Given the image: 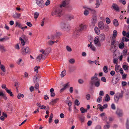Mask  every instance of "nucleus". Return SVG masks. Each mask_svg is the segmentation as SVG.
Segmentation results:
<instances>
[{"instance_id": "nucleus-30", "label": "nucleus", "mask_w": 129, "mask_h": 129, "mask_svg": "<svg viewBox=\"0 0 129 129\" xmlns=\"http://www.w3.org/2000/svg\"><path fill=\"white\" fill-rule=\"evenodd\" d=\"M117 31L115 30L113 31V37H112V38L113 39V37H114L115 38H116L117 35Z\"/></svg>"}, {"instance_id": "nucleus-3", "label": "nucleus", "mask_w": 129, "mask_h": 129, "mask_svg": "<svg viewBox=\"0 0 129 129\" xmlns=\"http://www.w3.org/2000/svg\"><path fill=\"white\" fill-rule=\"evenodd\" d=\"M30 49L29 47H27L25 48H23L22 50L21 53L22 55H25L27 53H30Z\"/></svg>"}, {"instance_id": "nucleus-58", "label": "nucleus", "mask_w": 129, "mask_h": 129, "mask_svg": "<svg viewBox=\"0 0 129 129\" xmlns=\"http://www.w3.org/2000/svg\"><path fill=\"white\" fill-rule=\"evenodd\" d=\"M89 14L88 11L86 10H85L84 12V14L85 16Z\"/></svg>"}, {"instance_id": "nucleus-14", "label": "nucleus", "mask_w": 129, "mask_h": 129, "mask_svg": "<svg viewBox=\"0 0 129 129\" xmlns=\"http://www.w3.org/2000/svg\"><path fill=\"white\" fill-rule=\"evenodd\" d=\"M99 37V39H100L101 41H103L105 40V35L104 34H101Z\"/></svg>"}, {"instance_id": "nucleus-15", "label": "nucleus", "mask_w": 129, "mask_h": 129, "mask_svg": "<svg viewBox=\"0 0 129 129\" xmlns=\"http://www.w3.org/2000/svg\"><path fill=\"white\" fill-rule=\"evenodd\" d=\"M80 27L79 30L81 31L85 29L87 27V26L85 24H82L80 25Z\"/></svg>"}, {"instance_id": "nucleus-45", "label": "nucleus", "mask_w": 129, "mask_h": 129, "mask_svg": "<svg viewBox=\"0 0 129 129\" xmlns=\"http://www.w3.org/2000/svg\"><path fill=\"white\" fill-rule=\"evenodd\" d=\"M122 68H123L124 70H128V67L126 65H123L122 66Z\"/></svg>"}, {"instance_id": "nucleus-34", "label": "nucleus", "mask_w": 129, "mask_h": 129, "mask_svg": "<svg viewBox=\"0 0 129 129\" xmlns=\"http://www.w3.org/2000/svg\"><path fill=\"white\" fill-rule=\"evenodd\" d=\"M100 80H99L98 81H96L95 83L94 84V85L96 87H99L100 85Z\"/></svg>"}, {"instance_id": "nucleus-26", "label": "nucleus", "mask_w": 129, "mask_h": 129, "mask_svg": "<svg viewBox=\"0 0 129 129\" xmlns=\"http://www.w3.org/2000/svg\"><path fill=\"white\" fill-rule=\"evenodd\" d=\"M113 24L116 27L118 26L119 25V23L117 20L115 19L114 20Z\"/></svg>"}, {"instance_id": "nucleus-31", "label": "nucleus", "mask_w": 129, "mask_h": 129, "mask_svg": "<svg viewBox=\"0 0 129 129\" xmlns=\"http://www.w3.org/2000/svg\"><path fill=\"white\" fill-rule=\"evenodd\" d=\"M15 24L16 25L15 27L17 26L19 28H20L21 27H22V25L20 23L17 21H16V22Z\"/></svg>"}, {"instance_id": "nucleus-27", "label": "nucleus", "mask_w": 129, "mask_h": 129, "mask_svg": "<svg viewBox=\"0 0 129 129\" xmlns=\"http://www.w3.org/2000/svg\"><path fill=\"white\" fill-rule=\"evenodd\" d=\"M6 91L9 94L10 96H13L12 92L11 91V90L8 89V88H6Z\"/></svg>"}, {"instance_id": "nucleus-49", "label": "nucleus", "mask_w": 129, "mask_h": 129, "mask_svg": "<svg viewBox=\"0 0 129 129\" xmlns=\"http://www.w3.org/2000/svg\"><path fill=\"white\" fill-rule=\"evenodd\" d=\"M39 13H38L36 12L34 14V18L35 19L37 18L39 15Z\"/></svg>"}, {"instance_id": "nucleus-4", "label": "nucleus", "mask_w": 129, "mask_h": 129, "mask_svg": "<svg viewBox=\"0 0 129 129\" xmlns=\"http://www.w3.org/2000/svg\"><path fill=\"white\" fill-rule=\"evenodd\" d=\"M62 28L67 31H69L70 29V26L68 23L67 22H64L62 24Z\"/></svg>"}, {"instance_id": "nucleus-11", "label": "nucleus", "mask_w": 129, "mask_h": 129, "mask_svg": "<svg viewBox=\"0 0 129 129\" xmlns=\"http://www.w3.org/2000/svg\"><path fill=\"white\" fill-rule=\"evenodd\" d=\"M116 114L119 117H121L123 116V112L120 109H117L116 112Z\"/></svg>"}, {"instance_id": "nucleus-55", "label": "nucleus", "mask_w": 129, "mask_h": 129, "mask_svg": "<svg viewBox=\"0 0 129 129\" xmlns=\"http://www.w3.org/2000/svg\"><path fill=\"white\" fill-rule=\"evenodd\" d=\"M126 127L127 129H129V123L128 120L127 121L126 123Z\"/></svg>"}, {"instance_id": "nucleus-19", "label": "nucleus", "mask_w": 129, "mask_h": 129, "mask_svg": "<svg viewBox=\"0 0 129 129\" xmlns=\"http://www.w3.org/2000/svg\"><path fill=\"white\" fill-rule=\"evenodd\" d=\"M111 45L114 46V47H116V45L115 44H118V41H115L113 39L111 41Z\"/></svg>"}, {"instance_id": "nucleus-56", "label": "nucleus", "mask_w": 129, "mask_h": 129, "mask_svg": "<svg viewBox=\"0 0 129 129\" xmlns=\"http://www.w3.org/2000/svg\"><path fill=\"white\" fill-rule=\"evenodd\" d=\"M66 49L67 51L69 52L71 51L72 50L71 49L69 46H66Z\"/></svg>"}, {"instance_id": "nucleus-54", "label": "nucleus", "mask_w": 129, "mask_h": 129, "mask_svg": "<svg viewBox=\"0 0 129 129\" xmlns=\"http://www.w3.org/2000/svg\"><path fill=\"white\" fill-rule=\"evenodd\" d=\"M22 60L21 59H19L18 61L17 62V64L21 66H22L23 65V63L22 64H21L20 62L22 61Z\"/></svg>"}, {"instance_id": "nucleus-22", "label": "nucleus", "mask_w": 129, "mask_h": 129, "mask_svg": "<svg viewBox=\"0 0 129 129\" xmlns=\"http://www.w3.org/2000/svg\"><path fill=\"white\" fill-rule=\"evenodd\" d=\"M108 105L107 104H104L103 107H101L100 108V110L101 111H102L103 109L107 108Z\"/></svg>"}, {"instance_id": "nucleus-23", "label": "nucleus", "mask_w": 129, "mask_h": 129, "mask_svg": "<svg viewBox=\"0 0 129 129\" xmlns=\"http://www.w3.org/2000/svg\"><path fill=\"white\" fill-rule=\"evenodd\" d=\"M21 15L20 13H15L13 15V17L15 18H18L20 17Z\"/></svg>"}, {"instance_id": "nucleus-41", "label": "nucleus", "mask_w": 129, "mask_h": 129, "mask_svg": "<svg viewBox=\"0 0 129 129\" xmlns=\"http://www.w3.org/2000/svg\"><path fill=\"white\" fill-rule=\"evenodd\" d=\"M108 124L105 125L104 126V129H109L110 127V125L109 123H107Z\"/></svg>"}, {"instance_id": "nucleus-24", "label": "nucleus", "mask_w": 129, "mask_h": 129, "mask_svg": "<svg viewBox=\"0 0 129 129\" xmlns=\"http://www.w3.org/2000/svg\"><path fill=\"white\" fill-rule=\"evenodd\" d=\"M94 30L95 33L98 35H99L100 33V31L99 28L97 27H95Z\"/></svg>"}, {"instance_id": "nucleus-13", "label": "nucleus", "mask_w": 129, "mask_h": 129, "mask_svg": "<svg viewBox=\"0 0 129 129\" xmlns=\"http://www.w3.org/2000/svg\"><path fill=\"white\" fill-rule=\"evenodd\" d=\"M98 27L101 30L103 29L104 27V25L103 22H100L98 24Z\"/></svg>"}, {"instance_id": "nucleus-57", "label": "nucleus", "mask_w": 129, "mask_h": 129, "mask_svg": "<svg viewBox=\"0 0 129 129\" xmlns=\"http://www.w3.org/2000/svg\"><path fill=\"white\" fill-rule=\"evenodd\" d=\"M127 53V50L126 49H124L123 51L124 56H125Z\"/></svg>"}, {"instance_id": "nucleus-44", "label": "nucleus", "mask_w": 129, "mask_h": 129, "mask_svg": "<svg viewBox=\"0 0 129 129\" xmlns=\"http://www.w3.org/2000/svg\"><path fill=\"white\" fill-rule=\"evenodd\" d=\"M102 98L101 96H99L98 97L97 99V101L99 103H100L102 101Z\"/></svg>"}, {"instance_id": "nucleus-9", "label": "nucleus", "mask_w": 129, "mask_h": 129, "mask_svg": "<svg viewBox=\"0 0 129 129\" xmlns=\"http://www.w3.org/2000/svg\"><path fill=\"white\" fill-rule=\"evenodd\" d=\"M70 86L69 82H68L63 85V88L61 89L60 90V92H62L64 90L66 89L68 87Z\"/></svg>"}, {"instance_id": "nucleus-62", "label": "nucleus", "mask_w": 129, "mask_h": 129, "mask_svg": "<svg viewBox=\"0 0 129 129\" xmlns=\"http://www.w3.org/2000/svg\"><path fill=\"white\" fill-rule=\"evenodd\" d=\"M92 120L94 121H96L97 120L98 118L95 116L92 117Z\"/></svg>"}, {"instance_id": "nucleus-1", "label": "nucleus", "mask_w": 129, "mask_h": 129, "mask_svg": "<svg viewBox=\"0 0 129 129\" xmlns=\"http://www.w3.org/2000/svg\"><path fill=\"white\" fill-rule=\"evenodd\" d=\"M62 9L59 7L54 9L52 13V15L53 16L56 15H58L59 17L62 14Z\"/></svg>"}, {"instance_id": "nucleus-61", "label": "nucleus", "mask_w": 129, "mask_h": 129, "mask_svg": "<svg viewBox=\"0 0 129 129\" xmlns=\"http://www.w3.org/2000/svg\"><path fill=\"white\" fill-rule=\"evenodd\" d=\"M127 82L125 81H122V85L123 86H125L127 84Z\"/></svg>"}, {"instance_id": "nucleus-60", "label": "nucleus", "mask_w": 129, "mask_h": 129, "mask_svg": "<svg viewBox=\"0 0 129 129\" xmlns=\"http://www.w3.org/2000/svg\"><path fill=\"white\" fill-rule=\"evenodd\" d=\"M78 82L79 84H82L84 82V81L82 79H79L78 80Z\"/></svg>"}, {"instance_id": "nucleus-51", "label": "nucleus", "mask_w": 129, "mask_h": 129, "mask_svg": "<svg viewBox=\"0 0 129 129\" xmlns=\"http://www.w3.org/2000/svg\"><path fill=\"white\" fill-rule=\"evenodd\" d=\"M48 44L51 45H52L55 43V42L52 41H49L48 42Z\"/></svg>"}, {"instance_id": "nucleus-59", "label": "nucleus", "mask_w": 129, "mask_h": 129, "mask_svg": "<svg viewBox=\"0 0 129 129\" xmlns=\"http://www.w3.org/2000/svg\"><path fill=\"white\" fill-rule=\"evenodd\" d=\"M99 95L100 96H103L104 95V92L103 91L101 90L100 91Z\"/></svg>"}, {"instance_id": "nucleus-18", "label": "nucleus", "mask_w": 129, "mask_h": 129, "mask_svg": "<svg viewBox=\"0 0 129 129\" xmlns=\"http://www.w3.org/2000/svg\"><path fill=\"white\" fill-rule=\"evenodd\" d=\"M97 22V19L96 17L93 18L91 19V23L93 26H94Z\"/></svg>"}, {"instance_id": "nucleus-17", "label": "nucleus", "mask_w": 129, "mask_h": 129, "mask_svg": "<svg viewBox=\"0 0 129 129\" xmlns=\"http://www.w3.org/2000/svg\"><path fill=\"white\" fill-rule=\"evenodd\" d=\"M42 58V59H44V58H43V55L42 54H40L36 58L37 61L38 62H40Z\"/></svg>"}, {"instance_id": "nucleus-2", "label": "nucleus", "mask_w": 129, "mask_h": 129, "mask_svg": "<svg viewBox=\"0 0 129 129\" xmlns=\"http://www.w3.org/2000/svg\"><path fill=\"white\" fill-rule=\"evenodd\" d=\"M98 74L95 73L94 76L91 78V80L90 82V84L91 86H92L95 83L98 81L99 79L97 77Z\"/></svg>"}, {"instance_id": "nucleus-16", "label": "nucleus", "mask_w": 129, "mask_h": 129, "mask_svg": "<svg viewBox=\"0 0 129 129\" xmlns=\"http://www.w3.org/2000/svg\"><path fill=\"white\" fill-rule=\"evenodd\" d=\"M112 7L114 10L117 11L119 10V8L118 6L117 5L115 4H113L112 6Z\"/></svg>"}, {"instance_id": "nucleus-5", "label": "nucleus", "mask_w": 129, "mask_h": 129, "mask_svg": "<svg viewBox=\"0 0 129 129\" xmlns=\"http://www.w3.org/2000/svg\"><path fill=\"white\" fill-rule=\"evenodd\" d=\"M37 4L40 7H43L45 5L44 3L43 0H36Z\"/></svg>"}, {"instance_id": "nucleus-42", "label": "nucleus", "mask_w": 129, "mask_h": 129, "mask_svg": "<svg viewBox=\"0 0 129 129\" xmlns=\"http://www.w3.org/2000/svg\"><path fill=\"white\" fill-rule=\"evenodd\" d=\"M74 103L76 105L78 106L79 105L80 103L78 100L77 99H76Z\"/></svg>"}, {"instance_id": "nucleus-37", "label": "nucleus", "mask_w": 129, "mask_h": 129, "mask_svg": "<svg viewBox=\"0 0 129 129\" xmlns=\"http://www.w3.org/2000/svg\"><path fill=\"white\" fill-rule=\"evenodd\" d=\"M103 71L104 72L106 73H107L108 71V68L107 66H105L103 68Z\"/></svg>"}, {"instance_id": "nucleus-52", "label": "nucleus", "mask_w": 129, "mask_h": 129, "mask_svg": "<svg viewBox=\"0 0 129 129\" xmlns=\"http://www.w3.org/2000/svg\"><path fill=\"white\" fill-rule=\"evenodd\" d=\"M51 50V48H48L45 50L47 54H48L50 52Z\"/></svg>"}, {"instance_id": "nucleus-63", "label": "nucleus", "mask_w": 129, "mask_h": 129, "mask_svg": "<svg viewBox=\"0 0 129 129\" xmlns=\"http://www.w3.org/2000/svg\"><path fill=\"white\" fill-rule=\"evenodd\" d=\"M50 1L49 0H48L46 2L45 5L46 6H48L50 4Z\"/></svg>"}, {"instance_id": "nucleus-8", "label": "nucleus", "mask_w": 129, "mask_h": 129, "mask_svg": "<svg viewBox=\"0 0 129 129\" xmlns=\"http://www.w3.org/2000/svg\"><path fill=\"white\" fill-rule=\"evenodd\" d=\"M94 43L96 45L100 47L101 46V44L99 42V37L98 36L96 37L94 39Z\"/></svg>"}, {"instance_id": "nucleus-38", "label": "nucleus", "mask_w": 129, "mask_h": 129, "mask_svg": "<svg viewBox=\"0 0 129 129\" xmlns=\"http://www.w3.org/2000/svg\"><path fill=\"white\" fill-rule=\"evenodd\" d=\"M24 96L23 94H21L20 93L17 96V98L18 99H20V97H21L22 98H23Z\"/></svg>"}, {"instance_id": "nucleus-39", "label": "nucleus", "mask_w": 129, "mask_h": 129, "mask_svg": "<svg viewBox=\"0 0 129 129\" xmlns=\"http://www.w3.org/2000/svg\"><path fill=\"white\" fill-rule=\"evenodd\" d=\"M80 110L82 113H84L85 112H86L87 111V110H85L83 107H81L80 108Z\"/></svg>"}, {"instance_id": "nucleus-48", "label": "nucleus", "mask_w": 129, "mask_h": 129, "mask_svg": "<svg viewBox=\"0 0 129 129\" xmlns=\"http://www.w3.org/2000/svg\"><path fill=\"white\" fill-rule=\"evenodd\" d=\"M67 8L69 11H71L72 9V6L70 5H68L67 6Z\"/></svg>"}, {"instance_id": "nucleus-21", "label": "nucleus", "mask_w": 129, "mask_h": 129, "mask_svg": "<svg viewBox=\"0 0 129 129\" xmlns=\"http://www.w3.org/2000/svg\"><path fill=\"white\" fill-rule=\"evenodd\" d=\"M59 100V99L58 98H56L55 99L52 100L50 102V104L53 105L56 104Z\"/></svg>"}, {"instance_id": "nucleus-43", "label": "nucleus", "mask_w": 129, "mask_h": 129, "mask_svg": "<svg viewBox=\"0 0 129 129\" xmlns=\"http://www.w3.org/2000/svg\"><path fill=\"white\" fill-rule=\"evenodd\" d=\"M113 62L115 64H117L118 62V59L117 58L113 57Z\"/></svg>"}, {"instance_id": "nucleus-6", "label": "nucleus", "mask_w": 129, "mask_h": 129, "mask_svg": "<svg viewBox=\"0 0 129 129\" xmlns=\"http://www.w3.org/2000/svg\"><path fill=\"white\" fill-rule=\"evenodd\" d=\"M123 97V94L121 93H117L116 95L115 96L114 100H115L117 102L119 99L120 98H121Z\"/></svg>"}, {"instance_id": "nucleus-33", "label": "nucleus", "mask_w": 129, "mask_h": 129, "mask_svg": "<svg viewBox=\"0 0 129 129\" xmlns=\"http://www.w3.org/2000/svg\"><path fill=\"white\" fill-rule=\"evenodd\" d=\"M110 100V97L108 94H106V95L105 100L106 101L108 102Z\"/></svg>"}, {"instance_id": "nucleus-47", "label": "nucleus", "mask_w": 129, "mask_h": 129, "mask_svg": "<svg viewBox=\"0 0 129 129\" xmlns=\"http://www.w3.org/2000/svg\"><path fill=\"white\" fill-rule=\"evenodd\" d=\"M106 20L107 23V24H109L111 22V21L110 19L108 17L106 18Z\"/></svg>"}, {"instance_id": "nucleus-50", "label": "nucleus", "mask_w": 129, "mask_h": 129, "mask_svg": "<svg viewBox=\"0 0 129 129\" xmlns=\"http://www.w3.org/2000/svg\"><path fill=\"white\" fill-rule=\"evenodd\" d=\"M74 16L72 15H69L67 17V19L68 20H70L74 18Z\"/></svg>"}, {"instance_id": "nucleus-10", "label": "nucleus", "mask_w": 129, "mask_h": 129, "mask_svg": "<svg viewBox=\"0 0 129 129\" xmlns=\"http://www.w3.org/2000/svg\"><path fill=\"white\" fill-rule=\"evenodd\" d=\"M118 76L119 77L116 78L115 79H113L112 81V83L113 84H116L119 81L120 75V74L118 75Z\"/></svg>"}, {"instance_id": "nucleus-12", "label": "nucleus", "mask_w": 129, "mask_h": 129, "mask_svg": "<svg viewBox=\"0 0 129 129\" xmlns=\"http://www.w3.org/2000/svg\"><path fill=\"white\" fill-rule=\"evenodd\" d=\"M87 47H90L93 51H95L96 50L95 47L93 45L91 42H90V43L88 45Z\"/></svg>"}, {"instance_id": "nucleus-7", "label": "nucleus", "mask_w": 129, "mask_h": 129, "mask_svg": "<svg viewBox=\"0 0 129 129\" xmlns=\"http://www.w3.org/2000/svg\"><path fill=\"white\" fill-rule=\"evenodd\" d=\"M100 116L102 119L103 120L106 122L107 123H109L110 122L107 121V116L105 115V113H102L100 114Z\"/></svg>"}, {"instance_id": "nucleus-20", "label": "nucleus", "mask_w": 129, "mask_h": 129, "mask_svg": "<svg viewBox=\"0 0 129 129\" xmlns=\"http://www.w3.org/2000/svg\"><path fill=\"white\" fill-rule=\"evenodd\" d=\"M68 4V3L67 2H66L64 1L62 2V3L60 6L59 7H60L62 9V7H64L66 5Z\"/></svg>"}, {"instance_id": "nucleus-53", "label": "nucleus", "mask_w": 129, "mask_h": 129, "mask_svg": "<svg viewBox=\"0 0 129 129\" xmlns=\"http://www.w3.org/2000/svg\"><path fill=\"white\" fill-rule=\"evenodd\" d=\"M39 84L38 83H37L36 84L35 86V88L37 89H38L39 88Z\"/></svg>"}, {"instance_id": "nucleus-32", "label": "nucleus", "mask_w": 129, "mask_h": 129, "mask_svg": "<svg viewBox=\"0 0 129 129\" xmlns=\"http://www.w3.org/2000/svg\"><path fill=\"white\" fill-rule=\"evenodd\" d=\"M95 5L96 6L95 7L96 8H97L99 7L100 5V3L99 1V0H96Z\"/></svg>"}, {"instance_id": "nucleus-36", "label": "nucleus", "mask_w": 129, "mask_h": 129, "mask_svg": "<svg viewBox=\"0 0 129 129\" xmlns=\"http://www.w3.org/2000/svg\"><path fill=\"white\" fill-rule=\"evenodd\" d=\"M40 51L41 53H42L43 54L45 55H46L47 54V52H46V50H45L43 49H41L40 50Z\"/></svg>"}, {"instance_id": "nucleus-29", "label": "nucleus", "mask_w": 129, "mask_h": 129, "mask_svg": "<svg viewBox=\"0 0 129 129\" xmlns=\"http://www.w3.org/2000/svg\"><path fill=\"white\" fill-rule=\"evenodd\" d=\"M66 74V71L65 70H64L62 71L60 74L61 77H63Z\"/></svg>"}, {"instance_id": "nucleus-25", "label": "nucleus", "mask_w": 129, "mask_h": 129, "mask_svg": "<svg viewBox=\"0 0 129 129\" xmlns=\"http://www.w3.org/2000/svg\"><path fill=\"white\" fill-rule=\"evenodd\" d=\"M79 120L82 123L84 121V117L83 115H81L79 117Z\"/></svg>"}, {"instance_id": "nucleus-28", "label": "nucleus", "mask_w": 129, "mask_h": 129, "mask_svg": "<svg viewBox=\"0 0 129 129\" xmlns=\"http://www.w3.org/2000/svg\"><path fill=\"white\" fill-rule=\"evenodd\" d=\"M124 45L123 42H121L120 43L119 45V47L120 49H123L124 48Z\"/></svg>"}, {"instance_id": "nucleus-35", "label": "nucleus", "mask_w": 129, "mask_h": 129, "mask_svg": "<svg viewBox=\"0 0 129 129\" xmlns=\"http://www.w3.org/2000/svg\"><path fill=\"white\" fill-rule=\"evenodd\" d=\"M0 65L1 66L0 67V68L2 71L3 72H5L6 70L5 69V67L3 65H2L1 63Z\"/></svg>"}, {"instance_id": "nucleus-46", "label": "nucleus", "mask_w": 129, "mask_h": 129, "mask_svg": "<svg viewBox=\"0 0 129 129\" xmlns=\"http://www.w3.org/2000/svg\"><path fill=\"white\" fill-rule=\"evenodd\" d=\"M75 60L73 58H72L70 59L69 60V62L71 64H73L75 62Z\"/></svg>"}, {"instance_id": "nucleus-64", "label": "nucleus", "mask_w": 129, "mask_h": 129, "mask_svg": "<svg viewBox=\"0 0 129 129\" xmlns=\"http://www.w3.org/2000/svg\"><path fill=\"white\" fill-rule=\"evenodd\" d=\"M38 79V78L36 76L34 77V81L35 83L37 82V80Z\"/></svg>"}, {"instance_id": "nucleus-40", "label": "nucleus", "mask_w": 129, "mask_h": 129, "mask_svg": "<svg viewBox=\"0 0 129 129\" xmlns=\"http://www.w3.org/2000/svg\"><path fill=\"white\" fill-rule=\"evenodd\" d=\"M19 40L21 42L23 46H24V45L25 42H24V40L22 39V38L21 37H20Z\"/></svg>"}]
</instances>
